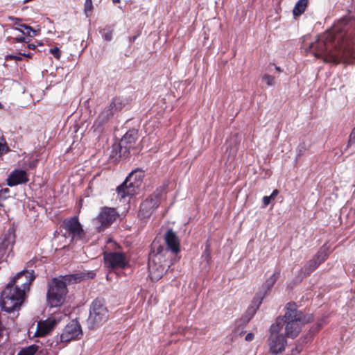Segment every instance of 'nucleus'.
<instances>
[{
  "instance_id": "38",
  "label": "nucleus",
  "mask_w": 355,
  "mask_h": 355,
  "mask_svg": "<svg viewBox=\"0 0 355 355\" xmlns=\"http://www.w3.org/2000/svg\"><path fill=\"white\" fill-rule=\"evenodd\" d=\"M266 295V293H264V294H263L262 296H261V297H258V296H257V298H258V299H257V297H254V302H256L257 301H258L256 309H258V307H259V305L261 304V300H262V299L263 298V297H264V295Z\"/></svg>"
},
{
  "instance_id": "33",
  "label": "nucleus",
  "mask_w": 355,
  "mask_h": 355,
  "mask_svg": "<svg viewBox=\"0 0 355 355\" xmlns=\"http://www.w3.org/2000/svg\"><path fill=\"white\" fill-rule=\"evenodd\" d=\"M202 257L205 258L207 261H209V260L211 258L209 246L208 245H206V248H205V249L204 250Z\"/></svg>"
},
{
  "instance_id": "37",
  "label": "nucleus",
  "mask_w": 355,
  "mask_h": 355,
  "mask_svg": "<svg viewBox=\"0 0 355 355\" xmlns=\"http://www.w3.org/2000/svg\"><path fill=\"white\" fill-rule=\"evenodd\" d=\"M266 295V293H264V294H263L262 296H261V297H258V296H257V298H258V299H257V297H254V302H256L257 301H258L256 309H258V307H259V305L261 304V300H262V299L263 298V297H264V295Z\"/></svg>"
},
{
  "instance_id": "19",
  "label": "nucleus",
  "mask_w": 355,
  "mask_h": 355,
  "mask_svg": "<svg viewBox=\"0 0 355 355\" xmlns=\"http://www.w3.org/2000/svg\"><path fill=\"white\" fill-rule=\"evenodd\" d=\"M57 321L54 318H49L44 321H40L37 324V328L36 331L37 336H44L48 334L54 328Z\"/></svg>"
},
{
  "instance_id": "39",
  "label": "nucleus",
  "mask_w": 355,
  "mask_h": 355,
  "mask_svg": "<svg viewBox=\"0 0 355 355\" xmlns=\"http://www.w3.org/2000/svg\"><path fill=\"white\" fill-rule=\"evenodd\" d=\"M321 327H322V324L321 323H318L315 327H313L311 329V332L318 331L321 328Z\"/></svg>"
},
{
  "instance_id": "35",
  "label": "nucleus",
  "mask_w": 355,
  "mask_h": 355,
  "mask_svg": "<svg viewBox=\"0 0 355 355\" xmlns=\"http://www.w3.org/2000/svg\"><path fill=\"white\" fill-rule=\"evenodd\" d=\"M270 200L272 199L270 198V196H264L263 198V203L265 207L268 206L270 204Z\"/></svg>"
},
{
  "instance_id": "14",
  "label": "nucleus",
  "mask_w": 355,
  "mask_h": 355,
  "mask_svg": "<svg viewBox=\"0 0 355 355\" xmlns=\"http://www.w3.org/2000/svg\"><path fill=\"white\" fill-rule=\"evenodd\" d=\"M118 214L114 208L104 207L95 219L96 224H101V226L98 227L99 231H102L104 228L110 225L116 218Z\"/></svg>"
},
{
  "instance_id": "25",
  "label": "nucleus",
  "mask_w": 355,
  "mask_h": 355,
  "mask_svg": "<svg viewBox=\"0 0 355 355\" xmlns=\"http://www.w3.org/2000/svg\"><path fill=\"white\" fill-rule=\"evenodd\" d=\"M39 346L31 345L28 347L21 349L17 355H34L38 350Z\"/></svg>"
},
{
  "instance_id": "12",
  "label": "nucleus",
  "mask_w": 355,
  "mask_h": 355,
  "mask_svg": "<svg viewBox=\"0 0 355 355\" xmlns=\"http://www.w3.org/2000/svg\"><path fill=\"white\" fill-rule=\"evenodd\" d=\"M0 265L7 261V257L12 252L15 241V231L9 228L6 234L0 239ZM1 266H0V268Z\"/></svg>"
},
{
  "instance_id": "40",
  "label": "nucleus",
  "mask_w": 355,
  "mask_h": 355,
  "mask_svg": "<svg viewBox=\"0 0 355 355\" xmlns=\"http://www.w3.org/2000/svg\"><path fill=\"white\" fill-rule=\"evenodd\" d=\"M8 19L11 20V21H15V24L19 26L20 24H18V21H21V19H19V18H17V17H12V16H10L8 17Z\"/></svg>"
},
{
  "instance_id": "1",
  "label": "nucleus",
  "mask_w": 355,
  "mask_h": 355,
  "mask_svg": "<svg viewBox=\"0 0 355 355\" xmlns=\"http://www.w3.org/2000/svg\"><path fill=\"white\" fill-rule=\"evenodd\" d=\"M309 51L326 62L355 63V19H343L309 46Z\"/></svg>"
},
{
  "instance_id": "43",
  "label": "nucleus",
  "mask_w": 355,
  "mask_h": 355,
  "mask_svg": "<svg viewBox=\"0 0 355 355\" xmlns=\"http://www.w3.org/2000/svg\"><path fill=\"white\" fill-rule=\"evenodd\" d=\"M35 45L33 44H28V48L30 49H35Z\"/></svg>"
},
{
  "instance_id": "48",
  "label": "nucleus",
  "mask_w": 355,
  "mask_h": 355,
  "mask_svg": "<svg viewBox=\"0 0 355 355\" xmlns=\"http://www.w3.org/2000/svg\"><path fill=\"white\" fill-rule=\"evenodd\" d=\"M15 30H17V31H22L21 28H17V27H16V28H15Z\"/></svg>"
},
{
  "instance_id": "23",
  "label": "nucleus",
  "mask_w": 355,
  "mask_h": 355,
  "mask_svg": "<svg viewBox=\"0 0 355 355\" xmlns=\"http://www.w3.org/2000/svg\"><path fill=\"white\" fill-rule=\"evenodd\" d=\"M329 255L328 248L323 245L318 252L315 257H314L317 261H320V263H322L326 260Z\"/></svg>"
},
{
  "instance_id": "4",
  "label": "nucleus",
  "mask_w": 355,
  "mask_h": 355,
  "mask_svg": "<svg viewBox=\"0 0 355 355\" xmlns=\"http://www.w3.org/2000/svg\"><path fill=\"white\" fill-rule=\"evenodd\" d=\"M25 294L11 284H8L1 292L0 304L2 310L10 313L20 308L24 302Z\"/></svg>"
},
{
  "instance_id": "44",
  "label": "nucleus",
  "mask_w": 355,
  "mask_h": 355,
  "mask_svg": "<svg viewBox=\"0 0 355 355\" xmlns=\"http://www.w3.org/2000/svg\"><path fill=\"white\" fill-rule=\"evenodd\" d=\"M19 55L21 56H25V57H28V58L31 57V53H19Z\"/></svg>"
},
{
  "instance_id": "31",
  "label": "nucleus",
  "mask_w": 355,
  "mask_h": 355,
  "mask_svg": "<svg viewBox=\"0 0 355 355\" xmlns=\"http://www.w3.org/2000/svg\"><path fill=\"white\" fill-rule=\"evenodd\" d=\"M103 36L105 40L110 41L112 38V30L104 29Z\"/></svg>"
},
{
  "instance_id": "18",
  "label": "nucleus",
  "mask_w": 355,
  "mask_h": 355,
  "mask_svg": "<svg viewBox=\"0 0 355 355\" xmlns=\"http://www.w3.org/2000/svg\"><path fill=\"white\" fill-rule=\"evenodd\" d=\"M164 239L168 250L174 254H177L180 252V241L178 237L172 230H168L166 232Z\"/></svg>"
},
{
  "instance_id": "42",
  "label": "nucleus",
  "mask_w": 355,
  "mask_h": 355,
  "mask_svg": "<svg viewBox=\"0 0 355 355\" xmlns=\"http://www.w3.org/2000/svg\"><path fill=\"white\" fill-rule=\"evenodd\" d=\"M279 193V191L277 189H275L272 193H271V195L270 196V198L271 199H274L277 196V194Z\"/></svg>"
},
{
  "instance_id": "24",
  "label": "nucleus",
  "mask_w": 355,
  "mask_h": 355,
  "mask_svg": "<svg viewBox=\"0 0 355 355\" xmlns=\"http://www.w3.org/2000/svg\"><path fill=\"white\" fill-rule=\"evenodd\" d=\"M105 123H106V122L102 121L98 117L96 119L92 128L96 135L99 136L103 132Z\"/></svg>"
},
{
  "instance_id": "41",
  "label": "nucleus",
  "mask_w": 355,
  "mask_h": 355,
  "mask_svg": "<svg viewBox=\"0 0 355 355\" xmlns=\"http://www.w3.org/2000/svg\"><path fill=\"white\" fill-rule=\"evenodd\" d=\"M254 338V334L252 333H248L245 336L246 341H251Z\"/></svg>"
},
{
  "instance_id": "2",
  "label": "nucleus",
  "mask_w": 355,
  "mask_h": 355,
  "mask_svg": "<svg viewBox=\"0 0 355 355\" xmlns=\"http://www.w3.org/2000/svg\"><path fill=\"white\" fill-rule=\"evenodd\" d=\"M96 273L91 271H80L74 274H69L53 278L49 283V288L46 293L48 304L51 307H57L62 305L64 300L67 291V285L77 284L83 280L93 279Z\"/></svg>"
},
{
  "instance_id": "7",
  "label": "nucleus",
  "mask_w": 355,
  "mask_h": 355,
  "mask_svg": "<svg viewBox=\"0 0 355 355\" xmlns=\"http://www.w3.org/2000/svg\"><path fill=\"white\" fill-rule=\"evenodd\" d=\"M282 320H277L270 327V335L268 338L269 352L272 355H281L285 350L287 341L282 332Z\"/></svg>"
},
{
  "instance_id": "8",
  "label": "nucleus",
  "mask_w": 355,
  "mask_h": 355,
  "mask_svg": "<svg viewBox=\"0 0 355 355\" xmlns=\"http://www.w3.org/2000/svg\"><path fill=\"white\" fill-rule=\"evenodd\" d=\"M166 251V249L164 250L163 247L159 246L156 253L153 252L149 254L148 266L149 276L153 281L159 280L162 277L166 267H169L168 265L163 263L165 255L164 252Z\"/></svg>"
},
{
  "instance_id": "6",
  "label": "nucleus",
  "mask_w": 355,
  "mask_h": 355,
  "mask_svg": "<svg viewBox=\"0 0 355 355\" xmlns=\"http://www.w3.org/2000/svg\"><path fill=\"white\" fill-rule=\"evenodd\" d=\"M144 178V171L137 168L132 171L125 178L124 182L116 188L117 193L121 198L132 196L140 187Z\"/></svg>"
},
{
  "instance_id": "15",
  "label": "nucleus",
  "mask_w": 355,
  "mask_h": 355,
  "mask_svg": "<svg viewBox=\"0 0 355 355\" xmlns=\"http://www.w3.org/2000/svg\"><path fill=\"white\" fill-rule=\"evenodd\" d=\"M82 334L80 325L77 321L72 320L64 329L60 335V341L62 343H68L71 340L76 339Z\"/></svg>"
},
{
  "instance_id": "17",
  "label": "nucleus",
  "mask_w": 355,
  "mask_h": 355,
  "mask_svg": "<svg viewBox=\"0 0 355 355\" xmlns=\"http://www.w3.org/2000/svg\"><path fill=\"white\" fill-rule=\"evenodd\" d=\"M29 180L26 172L24 170H14L7 178V184L9 187L26 183Z\"/></svg>"
},
{
  "instance_id": "30",
  "label": "nucleus",
  "mask_w": 355,
  "mask_h": 355,
  "mask_svg": "<svg viewBox=\"0 0 355 355\" xmlns=\"http://www.w3.org/2000/svg\"><path fill=\"white\" fill-rule=\"evenodd\" d=\"M93 8L92 0H85V12L87 16L91 12Z\"/></svg>"
},
{
  "instance_id": "10",
  "label": "nucleus",
  "mask_w": 355,
  "mask_h": 355,
  "mask_svg": "<svg viewBox=\"0 0 355 355\" xmlns=\"http://www.w3.org/2000/svg\"><path fill=\"white\" fill-rule=\"evenodd\" d=\"M35 278V275L33 270H24L12 277L8 284H11V286H15L18 290H21V291H23V293L26 294Z\"/></svg>"
},
{
  "instance_id": "34",
  "label": "nucleus",
  "mask_w": 355,
  "mask_h": 355,
  "mask_svg": "<svg viewBox=\"0 0 355 355\" xmlns=\"http://www.w3.org/2000/svg\"><path fill=\"white\" fill-rule=\"evenodd\" d=\"M7 59L10 60H21V55L19 54V55H8L6 56Z\"/></svg>"
},
{
  "instance_id": "5",
  "label": "nucleus",
  "mask_w": 355,
  "mask_h": 355,
  "mask_svg": "<svg viewBox=\"0 0 355 355\" xmlns=\"http://www.w3.org/2000/svg\"><path fill=\"white\" fill-rule=\"evenodd\" d=\"M109 318V313L101 298L95 299L89 309V315L87 320V324L90 329L101 327Z\"/></svg>"
},
{
  "instance_id": "20",
  "label": "nucleus",
  "mask_w": 355,
  "mask_h": 355,
  "mask_svg": "<svg viewBox=\"0 0 355 355\" xmlns=\"http://www.w3.org/2000/svg\"><path fill=\"white\" fill-rule=\"evenodd\" d=\"M280 275V271L276 270L272 275H271L264 284L262 285V289L264 290L265 293H267L275 284Z\"/></svg>"
},
{
  "instance_id": "45",
  "label": "nucleus",
  "mask_w": 355,
  "mask_h": 355,
  "mask_svg": "<svg viewBox=\"0 0 355 355\" xmlns=\"http://www.w3.org/2000/svg\"><path fill=\"white\" fill-rule=\"evenodd\" d=\"M136 38H137V36H133V37H130V42H134Z\"/></svg>"
},
{
  "instance_id": "27",
  "label": "nucleus",
  "mask_w": 355,
  "mask_h": 355,
  "mask_svg": "<svg viewBox=\"0 0 355 355\" xmlns=\"http://www.w3.org/2000/svg\"><path fill=\"white\" fill-rule=\"evenodd\" d=\"M110 106L115 112L121 110L123 107V103L121 99L114 98L112 100Z\"/></svg>"
},
{
  "instance_id": "9",
  "label": "nucleus",
  "mask_w": 355,
  "mask_h": 355,
  "mask_svg": "<svg viewBox=\"0 0 355 355\" xmlns=\"http://www.w3.org/2000/svg\"><path fill=\"white\" fill-rule=\"evenodd\" d=\"M164 190V187L157 189L150 197L141 202L139 209V216L141 217H149L155 209L159 207Z\"/></svg>"
},
{
  "instance_id": "32",
  "label": "nucleus",
  "mask_w": 355,
  "mask_h": 355,
  "mask_svg": "<svg viewBox=\"0 0 355 355\" xmlns=\"http://www.w3.org/2000/svg\"><path fill=\"white\" fill-rule=\"evenodd\" d=\"M49 51L56 59H59L60 58V51L59 48L54 47L51 49Z\"/></svg>"
},
{
  "instance_id": "26",
  "label": "nucleus",
  "mask_w": 355,
  "mask_h": 355,
  "mask_svg": "<svg viewBox=\"0 0 355 355\" xmlns=\"http://www.w3.org/2000/svg\"><path fill=\"white\" fill-rule=\"evenodd\" d=\"M114 112L109 105L107 108L105 109L98 116V118L105 122H107L108 120L112 117Z\"/></svg>"
},
{
  "instance_id": "36",
  "label": "nucleus",
  "mask_w": 355,
  "mask_h": 355,
  "mask_svg": "<svg viewBox=\"0 0 355 355\" xmlns=\"http://www.w3.org/2000/svg\"><path fill=\"white\" fill-rule=\"evenodd\" d=\"M13 40L17 42H24V43L28 42L24 37H17L13 38Z\"/></svg>"
},
{
  "instance_id": "21",
  "label": "nucleus",
  "mask_w": 355,
  "mask_h": 355,
  "mask_svg": "<svg viewBox=\"0 0 355 355\" xmlns=\"http://www.w3.org/2000/svg\"><path fill=\"white\" fill-rule=\"evenodd\" d=\"M320 264V261L313 258L306 263L302 268V271L304 275H309L316 269Z\"/></svg>"
},
{
  "instance_id": "16",
  "label": "nucleus",
  "mask_w": 355,
  "mask_h": 355,
  "mask_svg": "<svg viewBox=\"0 0 355 355\" xmlns=\"http://www.w3.org/2000/svg\"><path fill=\"white\" fill-rule=\"evenodd\" d=\"M105 264L113 269L123 268L126 266L125 256L121 252H108L104 254Z\"/></svg>"
},
{
  "instance_id": "28",
  "label": "nucleus",
  "mask_w": 355,
  "mask_h": 355,
  "mask_svg": "<svg viewBox=\"0 0 355 355\" xmlns=\"http://www.w3.org/2000/svg\"><path fill=\"white\" fill-rule=\"evenodd\" d=\"M19 26L24 28V30L20 31V32L25 35L35 36L37 35L36 31L33 30L31 26L26 24H20Z\"/></svg>"
},
{
  "instance_id": "11",
  "label": "nucleus",
  "mask_w": 355,
  "mask_h": 355,
  "mask_svg": "<svg viewBox=\"0 0 355 355\" xmlns=\"http://www.w3.org/2000/svg\"><path fill=\"white\" fill-rule=\"evenodd\" d=\"M138 138V131L135 129L128 130L121 139L117 146L119 157L127 158L130 150L133 149Z\"/></svg>"
},
{
  "instance_id": "3",
  "label": "nucleus",
  "mask_w": 355,
  "mask_h": 355,
  "mask_svg": "<svg viewBox=\"0 0 355 355\" xmlns=\"http://www.w3.org/2000/svg\"><path fill=\"white\" fill-rule=\"evenodd\" d=\"M277 320H282L281 327L282 330L284 329L285 336L294 339L300 333L302 325L312 322L313 318L311 315H306L298 311L295 303H288L284 317Z\"/></svg>"
},
{
  "instance_id": "47",
  "label": "nucleus",
  "mask_w": 355,
  "mask_h": 355,
  "mask_svg": "<svg viewBox=\"0 0 355 355\" xmlns=\"http://www.w3.org/2000/svg\"><path fill=\"white\" fill-rule=\"evenodd\" d=\"M112 2L114 3H119L120 2V0H112Z\"/></svg>"
},
{
  "instance_id": "29",
  "label": "nucleus",
  "mask_w": 355,
  "mask_h": 355,
  "mask_svg": "<svg viewBox=\"0 0 355 355\" xmlns=\"http://www.w3.org/2000/svg\"><path fill=\"white\" fill-rule=\"evenodd\" d=\"M262 80L266 81L268 86H272L275 84V77L268 74H265L262 77Z\"/></svg>"
},
{
  "instance_id": "13",
  "label": "nucleus",
  "mask_w": 355,
  "mask_h": 355,
  "mask_svg": "<svg viewBox=\"0 0 355 355\" xmlns=\"http://www.w3.org/2000/svg\"><path fill=\"white\" fill-rule=\"evenodd\" d=\"M62 227L72 239L80 240L85 236L84 230L77 216L65 219Z\"/></svg>"
},
{
  "instance_id": "22",
  "label": "nucleus",
  "mask_w": 355,
  "mask_h": 355,
  "mask_svg": "<svg viewBox=\"0 0 355 355\" xmlns=\"http://www.w3.org/2000/svg\"><path fill=\"white\" fill-rule=\"evenodd\" d=\"M307 6V0H299L293 10V15L300 16L301 15L305 10Z\"/></svg>"
},
{
  "instance_id": "46",
  "label": "nucleus",
  "mask_w": 355,
  "mask_h": 355,
  "mask_svg": "<svg viewBox=\"0 0 355 355\" xmlns=\"http://www.w3.org/2000/svg\"><path fill=\"white\" fill-rule=\"evenodd\" d=\"M275 69H276V70H277V71H279V72H281V71H282V70H281V69H280V67H275Z\"/></svg>"
}]
</instances>
